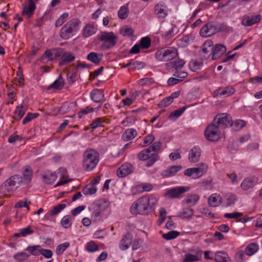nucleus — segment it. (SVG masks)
I'll return each instance as SVG.
<instances>
[{
    "label": "nucleus",
    "instance_id": "nucleus-1",
    "mask_svg": "<svg viewBox=\"0 0 262 262\" xmlns=\"http://www.w3.org/2000/svg\"><path fill=\"white\" fill-rule=\"evenodd\" d=\"M157 202V199L152 195L143 196L132 204L130 212L133 215L147 214Z\"/></svg>",
    "mask_w": 262,
    "mask_h": 262
},
{
    "label": "nucleus",
    "instance_id": "nucleus-2",
    "mask_svg": "<svg viewBox=\"0 0 262 262\" xmlns=\"http://www.w3.org/2000/svg\"><path fill=\"white\" fill-rule=\"evenodd\" d=\"M99 161V155L94 149L86 150L83 155L82 166L88 171L93 170L97 166Z\"/></svg>",
    "mask_w": 262,
    "mask_h": 262
},
{
    "label": "nucleus",
    "instance_id": "nucleus-3",
    "mask_svg": "<svg viewBox=\"0 0 262 262\" xmlns=\"http://www.w3.org/2000/svg\"><path fill=\"white\" fill-rule=\"evenodd\" d=\"M81 22L77 18L68 21L60 29V36L63 39L72 37L80 28Z\"/></svg>",
    "mask_w": 262,
    "mask_h": 262
},
{
    "label": "nucleus",
    "instance_id": "nucleus-4",
    "mask_svg": "<svg viewBox=\"0 0 262 262\" xmlns=\"http://www.w3.org/2000/svg\"><path fill=\"white\" fill-rule=\"evenodd\" d=\"M98 40L102 43L101 48L107 50L113 48L117 43L118 37L113 32H101L98 36Z\"/></svg>",
    "mask_w": 262,
    "mask_h": 262
},
{
    "label": "nucleus",
    "instance_id": "nucleus-5",
    "mask_svg": "<svg viewBox=\"0 0 262 262\" xmlns=\"http://www.w3.org/2000/svg\"><path fill=\"white\" fill-rule=\"evenodd\" d=\"M178 56L176 49L172 47H167L161 49L155 53V57L158 60L167 61L172 60Z\"/></svg>",
    "mask_w": 262,
    "mask_h": 262
},
{
    "label": "nucleus",
    "instance_id": "nucleus-6",
    "mask_svg": "<svg viewBox=\"0 0 262 262\" xmlns=\"http://www.w3.org/2000/svg\"><path fill=\"white\" fill-rule=\"evenodd\" d=\"M221 134V128L212 122L206 127L204 135L206 139L212 142L218 141L220 138Z\"/></svg>",
    "mask_w": 262,
    "mask_h": 262
},
{
    "label": "nucleus",
    "instance_id": "nucleus-7",
    "mask_svg": "<svg viewBox=\"0 0 262 262\" xmlns=\"http://www.w3.org/2000/svg\"><path fill=\"white\" fill-rule=\"evenodd\" d=\"M208 166L205 163H200L196 167L190 168L184 171V174L191 177L192 179H197L202 177L207 170Z\"/></svg>",
    "mask_w": 262,
    "mask_h": 262
},
{
    "label": "nucleus",
    "instance_id": "nucleus-8",
    "mask_svg": "<svg viewBox=\"0 0 262 262\" xmlns=\"http://www.w3.org/2000/svg\"><path fill=\"white\" fill-rule=\"evenodd\" d=\"M189 190V187L179 186L172 188L167 190L165 196L169 199H181L184 194Z\"/></svg>",
    "mask_w": 262,
    "mask_h": 262
},
{
    "label": "nucleus",
    "instance_id": "nucleus-9",
    "mask_svg": "<svg viewBox=\"0 0 262 262\" xmlns=\"http://www.w3.org/2000/svg\"><path fill=\"white\" fill-rule=\"evenodd\" d=\"M138 158L140 160H147L146 166L149 167L153 165L158 160V156L157 154L150 152L149 149L146 148L138 154Z\"/></svg>",
    "mask_w": 262,
    "mask_h": 262
},
{
    "label": "nucleus",
    "instance_id": "nucleus-10",
    "mask_svg": "<svg viewBox=\"0 0 262 262\" xmlns=\"http://www.w3.org/2000/svg\"><path fill=\"white\" fill-rule=\"evenodd\" d=\"M213 122L221 129L233 125L231 117L227 114H218L214 117Z\"/></svg>",
    "mask_w": 262,
    "mask_h": 262
},
{
    "label": "nucleus",
    "instance_id": "nucleus-11",
    "mask_svg": "<svg viewBox=\"0 0 262 262\" xmlns=\"http://www.w3.org/2000/svg\"><path fill=\"white\" fill-rule=\"evenodd\" d=\"M259 181V178L255 176H252L245 178L241 184V188L244 190L252 188Z\"/></svg>",
    "mask_w": 262,
    "mask_h": 262
},
{
    "label": "nucleus",
    "instance_id": "nucleus-12",
    "mask_svg": "<svg viewBox=\"0 0 262 262\" xmlns=\"http://www.w3.org/2000/svg\"><path fill=\"white\" fill-rule=\"evenodd\" d=\"M211 52L209 55H211L213 60H216L222 56L226 51V48L221 45L216 44L211 48Z\"/></svg>",
    "mask_w": 262,
    "mask_h": 262
},
{
    "label": "nucleus",
    "instance_id": "nucleus-13",
    "mask_svg": "<svg viewBox=\"0 0 262 262\" xmlns=\"http://www.w3.org/2000/svg\"><path fill=\"white\" fill-rule=\"evenodd\" d=\"M261 16L260 14L256 15H244L242 20V24L245 26H251L258 23L261 20Z\"/></svg>",
    "mask_w": 262,
    "mask_h": 262
},
{
    "label": "nucleus",
    "instance_id": "nucleus-14",
    "mask_svg": "<svg viewBox=\"0 0 262 262\" xmlns=\"http://www.w3.org/2000/svg\"><path fill=\"white\" fill-rule=\"evenodd\" d=\"M155 14L160 18H164L167 15V7L164 3L160 2L155 5Z\"/></svg>",
    "mask_w": 262,
    "mask_h": 262
},
{
    "label": "nucleus",
    "instance_id": "nucleus-15",
    "mask_svg": "<svg viewBox=\"0 0 262 262\" xmlns=\"http://www.w3.org/2000/svg\"><path fill=\"white\" fill-rule=\"evenodd\" d=\"M200 34L203 37L211 36L215 34L213 22H210L204 25L200 30Z\"/></svg>",
    "mask_w": 262,
    "mask_h": 262
},
{
    "label": "nucleus",
    "instance_id": "nucleus-16",
    "mask_svg": "<svg viewBox=\"0 0 262 262\" xmlns=\"http://www.w3.org/2000/svg\"><path fill=\"white\" fill-rule=\"evenodd\" d=\"M36 9V5L33 0L28 1V6L23 7L22 15L26 16L27 18H30L34 14Z\"/></svg>",
    "mask_w": 262,
    "mask_h": 262
},
{
    "label": "nucleus",
    "instance_id": "nucleus-17",
    "mask_svg": "<svg viewBox=\"0 0 262 262\" xmlns=\"http://www.w3.org/2000/svg\"><path fill=\"white\" fill-rule=\"evenodd\" d=\"M132 165L128 163H125L117 170V174L119 178H124L130 174L132 172Z\"/></svg>",
    "mask_w": 262,
    "mask_h": 262
},
{
    "label": "nucleus",
    "instance_id": "nucleus-18",
    "mask_svg": "<svg viewBox=\"0 0 262 262\" xmlns=\"http://www.w3.org/2000/svg\"><path fill=\"white\" fill-rule=\"evenodd\" d=\"M132 241L133 236L130 233L127 232L124 234L120 242L119 247L120 249L122 250L127 249L131 245Z\"/></svg>",
    "mask_w": 262,
    "mask_h": 262
},
{
    "label": "nucleus",
    "instance_id": "nucleus-19",
    "mask_svg": "<svg viewBox=\"0 0 262 262\" xmlns=\"http://www.w3.org/2000/svg\"><path fill=\"white\" fill-rule=\"evenodd\" d=\"M185 63V62L184 60L178 59L177 60L172 61L167 63L166 66L168 70L172 72L173 70H175L176 71L180 70L183 68Z\"/></svg>",
    "mask_w": 262,
    "mask_h": 262
},
{
    "label": "nucleus",
    "instance_id": "nucleus-20",
    "mask_svg": "<svg viewBox=\"0 0 262 262\" xmlns=\"http://www.w3.org/2000/svg\"><path fill=\"white\" fill-rule=\"evenodd\" d=\"M201 150L198 146H194L189 151L188 159L190 162L196 163L200 160Z\"/></svg>",
    "mask_w": 262,
    "mask_h": 262
},
{
    "label": "nucleus",
    "instance_id": "nucleus-21",
    "mask_svg": "<svg viewBox=\"0 0 262 262\" xmlns=\"http://www.w3.org/2000/svg\"><path fill=\"white\" fill-rule=\"evenodd\" d=\"M181 169L182 166L180 165L171 166L163 170L161 172V176L164 178L173 176Z\"/></svg>",
    "mask_w": 262,
    "mask_h": 262
},
{
    "label": "nucleus",
    "instance_id": "nucleus-22",
    "mask_svg": "<svg viewBox=\"0 0 262 262\" xmlns=\"http://www.w3.org/2000/svg\"><path fill=\"white\" fill-rule=\"evenodd\" d=\"M43 182L47 184L54 183L57 179V175L55 173L50 171H45L41 174Z\"/></svg>",
    "mask_w": 262,
    "mask_h": 262
},
{
    "label": "nucleus",
    "instance_id": "nucleus-23",
    "mask_svg": "<svg viewBox=\"0 0 262 262\" xmlns=\"http://www.w3.org/2000/svg\"><path fill=\"white\" fill-rule=\"evenodd\" d=\"M109 206V203L107 201L104 199H101L96 201L93 206V209H98L102 211H105Z\"/></svg>",
    "mask_w": 262,
    "mask_h": 262
},
{
    "label": "nucleus",
    "instance_id": "nucleus-24",
    "mask_svg": "<svg viewBox=\"0 0 262 262\" xmlns=\"http://www.w3.org/2000/svg\"><path fill=\"white\" fill-rule=\"evenodd\" d=\"M104 97L103 91L98 89H94L91 93V98L95 102L101 101Z\"/></svg>",
    "mask_w": 262,
    "mask_h": 262
},
{
    "label": "nucleus",
    "instance_id": "nucleus-25",
    "mask_svg": "<svg viewBox=\"0 0 262 262\" xmlns=\"http://www.w3.org/2000/svg\"><path fill=\"white\" fill-rule=\"evenodd\" d=\"M108 122L109 119L105 118H97L90 124V127L94 129L98 127L103 126L104 123H107Z\"/></svg>",
    "mask_w": 262,
    "mask_h": 262
},
{
    "label": "nucleus",
    "instance_id": "nucleus-26",
    "mask_svg": "<svg viewBox=\"0 0 262 262\" xmlns=\"http://www.w3.org/2000/svg\"><path fill=\"white\" fill-rule=\"evenodd\" d=\"M214 260L216 262H231L230 258L224 251H217L214 255Z\"/></svg>",
    "mask_w": 262,
    "mask_h": 262
},
{
    "label": "nucleus",
    "instance_id": "nucleus-27",
    "mask_svg": "<svg viewBox=\"0 0 262 262\" xmlns=\"http://www.w3.org/2000/svg\"><path fill=\"white\" fill-rule=\"evenodd\" d=\"M137 135V131L134 128L126 129L122 135V139L124 141H128L134 139Z\"/></svg>",
    "mask_w": 262,
    "mask_h": 262
},
{
    "label": "nucleus",
    "instance_id": "nucleus-28",
    "mask_svg": "<svg viewBox=\"0 0 262 262\" xmlns=\"http://www.w3.org/2000/svg\"><path fill=\"white\" fill-rule=\"evenodd\" d=\"M96 28L94 25L88 24L83 30V36L86 38L92 36L96 33Z\"/></svg>",
    "mask_w": 262,
    "mask_h": 262
},
{
    "label": "nucleus",
    "instance_id": "nucleus-29",
    "mask_svg": "<svg viewBox=\"0 0 262 262\" xmlns=\"http://www.w3.org/2000/svg\"><path fill=\"white\" fill-rule=\"evenodd\" d=\"M102 57V54H98L95 52H91L88 54L86 59L93 63L97 64L101 60Z\"/></svg>",
    "mask_w": 262,
    "mask_h": 262
},
{
    "label": "nucleus",
    "instance_id": "nucleus-30",
    "mask_svg": "<svg viewBox=\"0 0 262 262\" xmlns=\"http://www.w3.org/2000/svg\"><path fill=\"white\" fill-rule=\"evenodd\" d=\"M75 57L70 52H64L61 61L59 63V66H62L72 62L75 59Z\"/></svg>",
    "mask_w": 262,
    "mask_h": 262
},
{
    "label": "nucleus",
    "instance_id": "nucleus-31",
    "mask_svg": "<svg viewBox=\"0 0 262 262\" xmlns=\"http://www.w3.org/2000/svg\"><path fill=\"white\" fill-rule=\"evenodd\" d=\"M27 107L23 105L17 106L14 111V118L16 120H20L24 116Z\"/></svg>",
    "mask_w": 262,
    "mask_h": 262
},
{
    "label": "nucleus",
    "instance_id": "nucleus-32",
    "mask_svg": "<svg viewBox=\"0 0 262 262\" xmlns=\"http://www.w3.org/2000/svg\"><path fill=\"white\" fill-rule=\"evenodd\" d=\"M193 213L192 209L185 208L182 211L179 212L177 216L182 219H190L193 216Z\"/></svg>",
    "mask_w": 262,
    "mask_h": 262
},
{
    "label": "nucleus",
    "instance_id": "nucleus-33",
    "mask_svg": "<svg viewBox=\"0 0 262 262\" xmlns=\"http://www.w3.org/2000/svg\"><path fill=\"white\" fill-rule=\"evenodd\" d=\"M33 233V230L31 229L30 226H28L26 228L19 229V233H15L14 236L15 237H25L28 235L32 234Z\"/></svg>",
    "mask_w": 262,
    "mask_h": 262
},
{
    "label": "nucleus",
    "instance_id": "nucleus-34",
    "mask_svg": "<svg viewBox=\"0 0 262 262\" xmlns=\"http://www.w3.org/2000/svg\"><path fill=\"white\" fill-rule=\"evenodd\" d=\"M64 85V80L62 77L60 76L52 84H51L48 89H54L56 90H61Z\"/></svg>",
    "mask_w": 262,
    "mask_h": 262
},
{
    "label": "nucleus",
    "instance_id": "nucleus-35",
    "mask_svg": "<svg viewBox=\"0 0 262 262\" xmlns=\"http://www.w3.org/2000/svg\"><path fill=\"white\" fill-rule=\"evenodd\" d=\"M21 177L18 174H15L11 176L6 181V182L8 184V185L10 186L12 189L13 190L14 186L16 185L17 182H21Z\"/></svg>",
    "mask_w": 262,
    "mask_h": 262
},
{
    "label": "nucleus",
    "instance_id": "nucleus-36",
    "mask_svg": "<svg viewBox=\"0 0 262 262\" xmlns=\"http://www.w3.org/2000/svg\"><path fill=\"white\" fill-rule=\"evenodd\" d=\"M221 199L219 195L216 196V194H212L208 198V203L209 205L213 207H215L220 205L221 200L218 201V199Z\"/></svg>",
    "mask_w": 262,
    "mask_h": 262
},
{
    "label": "nucleus",
    "instance_id": "nucleus-37",
    "mask_svg": "<svg viewBox=\"0 0 262 262\" xmlns=\"http://www.w3.org/2000/svg\"><path fill=\"white\" fill-rule=\"evenodd\" d=\"M97 190V188L96 186L89 184L83 188L82 192L85 195H92L95 194Z\"/></svg>",
    "mask_w": 262,
    "mask_h": 262
},
{
    "label": "nucleus",
    "instance_id": "nucleus-38",
    "mask_svg": "<svg viewBox=\"0 0 262 262\" xmlns=\"http://www.w3.org/2000/svg\"><path fill=\"white\" fill-rule=\"evenodd\" d=\"M235 92L234 89L232 86H227L224 89H219L217 94L220 95H224L225 96H229L233 94Z\"/></svg>",
    "mask_w": 262,
    "mask_h": 262
},
{
    "label": "nucleus",
    "instance_id": "nucleus-39",
    "mask_svg": "<svg viewBox=\"0 0 262 262\" xmlns=\"http://www.w3.org/2000/svg\"><path fill=\"white\" fill-rule=\"evenodd\" d=\"M199 196L196 194H191L188 195L185 200L186 204L190 206L194 205L198 201Z\"/></svg>",
    "mask_w": 262,
    "mask_h": 262
},
{
    "label": "nucleus",
    "instance_id": "nucleus-40",
    "mask_svg": "<svg viewBox=\"0 0 262 262\" xmlns=\"http://www.w3.org/2000/svg\"><path fill=\"white\" fill-rule=\"evenodd\" d=\"M258 250V245L255 243L249 245L245 249V254L250 256L254 254Z\"/></svg>",
    "mask_w": 262,
    "mask_h": 262
},
{
    "label": "nucleus",
    "instance_id": "nucleus-41",
    "mask_svg": "<svg viewBox=\"0 0 262 262\" xmlns=\"http://www.w3.org/2000/svg\"><path fill=\"white\" fill-rule=\"evenodd\" d=\"M13 190L12 188L9 186L6 181L0 186V194L7 196L8 193Z\"/></svg>",
    "mask_w": 262,
    "mask_h": 262
},
{
    "label": "nucleus",
    "instance_id": "nucleus-42",
    "mask_svg": "<svg viewBox=\"0 0 262 262\" xmlns=\"http://www.w3.org/2000/svg\"><path fill=\"white\" fill-rule=\"evenodd\" d=\"M129 10L126 6L121 7L118 12V15L120 18L124 19L128 16Z\"/></svg>",
    "mask_w": 262,
    "mask_h": 262
},
{
    "label": "nucleus",
    "instance_id": "nucleus-43",
    "mask_svg": "<svg viewBox=\"0 0 262 262\" xmlns=\"http://www.w3.org/2000/svg\"><path fill=\"white\" fill-rule=\"evenodd\" d=\"M120 33L124 36H130L133 34L134 31L131 27L128 26H124L120 29Z\"/></svg>",
    "mask_w": 262,
    "mask_h": 262
},
{
    "label": "nucleus",
    "instance_id": "nucleus-44",
    "mask_svg": "<svg viewBox=\"0 0 262 262\" xmlns=\"http://www.w3.org/2000/svg\"><path fill=\"white\" fill-rule=\"evenodd\" d=\"M69 246V242H65L59 245L56 249V253L58 255H61Z\"/></svg>",
    "mask_w": 262,
    "mask_h": 262
},
{
    "label": "nucleus",
    "instance_id": "nucleus-45",
    "mask_svg": "<svg viewBox=\"0 0 262 262\" xmlns=\"http://www.w3.org/2000/svg\"><path fill=\"white\" fill-rule=\"evenodd\" d=\"M41 250L40 246L39 245L28 246L26 250L28 251L31 255L36 256L40 253Z\"/></svg>",
    "mask_w": 262,
    "mask_h": 262
},
{
    "label": "nucleus",
    "instance_id": "nucleus-46",
    "mask_svg": "<svg viewBox=\"0 0 262 262\" xmlns=\"http://www.w3.org/2000/svg\"><path fill=\"white\" fill-rule=\"evenodd\" d=\"M142 49H147L151 45V40L148 37H144L141 39L139 44Z\"/></svg>",
    "mask_w": 262,
    "mask_h": 262
},
{
    "label": "nucleus",
    "instance_id": "nucleus-47",
    "mask_svg": "<svg viewBox=\"0 0 262 262\" xmlns=\"http://www.w3.org/2000/svg\"><path fill=\"white\" fill-rule=\"evenodd\" d=\"M66 207L65 204H60L55 206L52 210H50V214L51 215H55L58 214L61 210L64 209Z\"/></svg>",
    "mask_w": 262,
    "mask_h": 262
},
{
    "label": "nucleus",
    "instance_id": "nucleus-48",
    "mask_svg": "<svg viewBox=\"0 0 262 262\" xmlns=\"http://www.w3.org/2000/svg\"><path fill=\"white\" fill-rule=\"evenodd\" d=\"M161 145V142H155L152 145L147 148V149H149L150 152L157 154L160 151Z\"/></svg>",
    "mask_w": 262,
    "mask_h": 262
},
{
    "label": "nucleus",
    "instance_id": "nucleus-49",
    "mask_svg": "<svg viewBox=\"0 0 262 262\" xmlns=\"http://www.w3.org/2000/svg\"><path fill=\"white\" fill-rule=\"evenodd\" d=\"M94 211L92 215V218L93 221L95 222H97L100 221L102 218V212L103 211L98 209H93Z\"/></svg>",
    "mask_w": 262,
    "mask_h": 262
},
{
    "label": "nucleus",
    "instance_id": "nucleus-50",
    "mask_svg": "<svg viewBox=\"0 0 262 262\" xmlns=\"http://www.w3.org/2000/svg\"><path fill=\"white\" fill-rule=\"evenodd\" d=\"M179 234L180 233L178 231L173 230L163 234L162 237L166 240H170L176 238Z\"/></svg>",
    "mask_w": 262,
    "mask_h": 262
},
{
    "label": "nucleus",
    "instance_id": "nucleus-51",
    "mask_svg": "<svg viewBox=\"0 0 262 262\" xmlns=\"http://www.w3.org/2000/svg\"><path fill=\"white\" fill-rule=\"evenodd\" d=\"M202 62L196 60H192L189 62V67L192 71H196L200 69L202 66Z\"/></svg>",
    "mask_w": 262,
    "mask_h": 262
},
{
    "label": "nucleus",
    "instance_id": "nucleus-52",
    "mask_svg": "<svg viewBox=\"0 0 262 262\" xmlns=\"http://www.w3.org/2000/svg\"><path fill=\"white\" fill-rule=\"evenodd\" d=\"M94 108H92L90 106H88L83 109L81 110L79 112L77 113V115L79 118H81L84 116L90 113L93 112Z\"/></svg>",
    "mask_w": 262,
    "mask_h": 262
},
{
    "label": "nucleus",
    "instance_id": "nucleus-53",
    "mask_svg": "<svg viewBox=\"0 0 262 262\" xmlns=\"http://www.w3.org/2000/svg\"><path fill=\"white\" fill-rule=\"evenodd\" d=\"M32 177V172L30 168L26 167L23 172L24 179L26 181L27 183L31 181Z\"/></svg>",
    "mask_w": 262,
    "mask_h": 262
},
{
    "label": "nucleus",
    "instance_id": "nucleus-54",
    "mask_svg": "<svg viewBox=\"0 0 262 262\" xmlns=\"http://www.w3.org/2000/svg\"><path fill=\"white\" fill-rule=\"evenodd\" d=\"M62 226L65 228H68L72 225L71 217L69 215L64 216L61 221Z\"/></svg>",
    "mask_w": 262,
    "mask_h": 262
},
{
    "label": "nucleus",
    "instance_id": "nucleus-55",
    "mask_svg": "<svg viewBox=\"0 0 262 262\" xmlns=\"http://www.w3.org/2000/svg\"><path fill=\"white\" fill-rule=\"evenodd\" d=\"M215 33L223 32L226 30L227 26L223 23H213Z\"/></svg>",
    "mask_w": 262,
    "mask_h": 262
},
{
    "label": "nucleus",
    "instance_id": "nucleus-56",
    "mask_svg": "<svg viewBox=\"0 0 262 262\" xmlns=\"http://www.w3.org/2000/svg\"><path fill=\"white\" fill-rule=\"evenodd\" d=\"M186 109V107L184 106L181 109L173 111L169 116V118L172 119L173 117H175L176 118L179 117L180 116H181V115L183 113V112L185 111Z\"/></svg>",
    "mask_w": 262,
    "mask_h": 262
},
{
    "label": "nucleus",
    "instance_id": "nucleus-57",
    "mask_svg": "<svg viewBox=\"0 0 262 262\" xmlns=\"http://www.w3.org/2000/svg\"><path fill=\"white\" fill-rule=\"evenodd\" d=\"M199 259V258L197 255L187 254L185 255L183 262H195Z\"/></svg>",
    "mask_w": 262,
    "mask_h": 262
},
{
    "label": "nucleus",
    "instance_id": "nucleus-58",
    "mask_svg": "<svg viewBox=\"0 0 262 262\" xmlns=\"http://www.w3.org/2000/svg\"><path fill=\"white\" fill-rule=\"evenodd\" d=\"M172 102V100L171 98L166 97L163 100H162L159 103L158 106L160 108H163L167 106L170 105Z\"/></svg>",
    "mask_w": 262,
    "mask_h": 262
},
{
    "label": "nucleus",
    "instance_id": "nucleus-59",
    "mask_svg": "<svg viewBox=\"0 0 262 262\" xmlns=\"http://www.w3.org/2000/svg\"><path fill=\"white\" fill-rule=\"evenodd\" d=\"M135 118L134 116L127 117L121 122V124L124 126H128L135 122Z\"/></svg>",
    "mask_w": 262,
    "mask_h": 262
},
{
    "label": "nucleus",
    "instance_id": "nucleus-60",
    "mask_svg": "<svg viewBox=\"0 0 262 262\" xmlns=\"http://www.w3.org/2000/svg\"><path fill=\"white\" fill-rule=\"evenodd\" d=\"M38 116H39V114L38 113L32 114V113H29L27 114V116L23 119V123L24 124H26V123H27L28 122L30 121L32 119L37 118Z\"/></svg>",
    "mask_w": 262,
    "mask_h": 262
},
{
    "label": "nucleus",
    "instance_id": "nucleus-61",
    "mask_svg": "<svg viewBox=\"0 0 262 262\" xmlns=\"http://www.w3.org/2000/svg\"><path fill=\"white\" fill-rule=\"evenodd\" d=\"M86 249L91 252H94L98 250V246L93 241L90 242L86 245Z\"/></svg>",
    "mask_w": 262,
    "mask_h": 262
},
{
    "label": "nucleus",
    "instance_id": "nucleus-62",
    "mask_svg": "<svg viewBox=\"0 0 262 262\" xmlns=\"http://www.w3.org/2000/svg\"><path fill=\"white\" fill-rule=\"evenodd\" d=\"M153 82L152 78L146 77L142 78L138 81V83L141 85H150Z\"/></svg>",
    "mask_w": 262,
    "mask_h": 262
},
{
    "label": "nucleus",
    "instance_id": "nucleus-63",
    "mask_svg": "<svg viewBox=\"0 0 262 262\" xmlns=\"http://www.w3.org/2000/svg\"><path fill=\"white\" fill-rule=\"evenodd\" d=\"M40 254L46 258H51L53 255V252L52 250L42 248H41L40 251Z\"/></svg>",
    "mask_w": 262,
    "mask_h": 262
},
{
    "label": "nucleus",
    "instance_id": "nucleus-64",
    "mask_svg": "<svg viewBox=\"0 0 262 262\" xmlns=\"http://www.w3.org/2000/svg\"><path fill=\"white\" fill-rule=\"evenodd\" d=\"M173 75L180 79L183 80V78H185L187 76L188 74L187 72L184 71L178 70L175 71Z\"/></svg>",
    "mask_w": 262,
    "mask_h": 262
}]
</instances>
